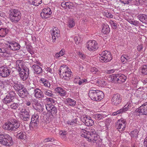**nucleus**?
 Masks as SVG:
<instances>
[{"label": "nucleus", "mask_w": 147, "mask_h": 147, "mask_svg": "<svg viewBox=\"0 0 147 147\" xmlns=\"http://www.w3.org/2000/svg\"><path fill=\"white\" fill-rule=\"evenodd\" d=\"M20 126V123L18 120L15 119H11L3 125V127L5 130L11 131L19 130Z\"/></svg>", "instance_id": "f257e3e1"}, {"label": "nucleus", "mask_w": 147, "mask_h": 147, "mask_svg": "<svg viewBox=\"0 0 147 147\" xmlns=\"http://www.w3.org/2000/svg\"><path fill=\"white\" fill-rule=\"evenodd\" d=\"M59 72L60 77L65 80H68L72 77L71 70L66 65L61 66L59 69Z\"/></svg>", "instance_id": "f03ea898"}, {"label": "nucleus", "mask_w": 147, "mask_h": 147, "mask_svg": "<svg viewBox=\"0 0 147 147\" xmlns=\"http://www.w3.org/2000/svg\"><path fill=\"white\" fill-rule=\"evenodd\" d=\"M88 95L92 100L97 101H100L104 98V96L102 91L94 90H89Z\"/></svg>", "instance_id": "7ed1b4c3"}, {"label": "nucleus", "mask_w": 147, "mask_h": 147, "mask_svg": "<svg viewBox=\"0 0 147 147\" xmlns=\"http://www.w3.org/2000/svg\"><path fill=\"white\" fill-rule=\"evenodd\" d=\"M13 142L11 137L8 134H0V144L10 146L13 145Z\"/></svg>", "instance_id": "20e7f679"}, {"label": "nucleus", "mask_w": 147, "mask_h": 147, "mask_svg": "<svg viewBox=\"0 0 147 147\" xmlns=\"http://www.w3.org/2000/svg\"><path fill=\"white\" fill-rule=\"evenodd\" d=\"M81 136L88 139L89 141L93 142L96 141L99 138V136L94 129H91L89 131H87L85 134L82 135Z\"/></svg>", "instance_id": "39448f33"}, {"label": "nucleus", "mask_w": 147, "mask_h": 147, "mask_svg": "<svg viewBox=\"0 0 147 147\" xmlns=\"http://www.w3.org/2000/svg\"><path fill=\"white\" fill-rule=\"evenodd\" d=\"M10 18L12 22H16L20 20L22 15L19 11L12 9L10 11Z\"/></svg>", "instance_id": "423d86ee"}, {"label": "nucleus", "mask_w": 147, "mask_h": 147, "mask_svg": "<svg viewBox=\"0 0 147 147\" xmlns=\"http://www.w3.org/2000/svg\"><path fill=\"white\" fill-rule=\"evenodd\" d=\"M99 55L100 56L99 60L102 62H107L112 59L111 53L107 51L102 52L100 54H99Z\"/></svg>", "instance_id": "0eeeda50"}, {"label": "nucleus", "mask_w": 147, "mask_h": 147, "mask_svg": "<svg viewBox=\"0 0 147 147\" xmlns=\"http://www.w3.org/2000/svg\"><path fill=\"white\" fill-rule=\"evenodd\" d=\"M39 116L36 114L33 115L31 118L30 126L32 128L37 127L39 124Z\"/></svg>", "instance_id": "6e6552de"}, {"label": "nucleus", "mask_w": 147, "mask_h": 147, "mask_svg": "<svg viewBox=\"0 0 147 147\" xmlns=\"http://www.w3.org/2000/svg\"><path fill=\"white\" fill-rule=\"evenodd\" d=\"M116 126L119 131L124 130L126 127V122L124 119H121L116 123Z\"/></svg>", "instance_id": "1a4fd4ad"}, {"label": "nucleus", "mask_w": 147, "mask_h": 147, "mask_svg": "<svg viewBox=\"0 0 147 147\" xmlns=\"http://www.w3.org/2000/svg\"><path fill=\"white\" fill-rule=\"evenodd\" d=\"M10 71L6 66L0 67V76L5 78L8 76L10 74Z\"/></svg>", "instance_id": "9d476101"}, {"label": "nucleus", "mask_w": 147, "mask_h": 147, "mask_svg": "<svg viewBox=\"0 0 147 147\" xmlns=\"http://www.w3.org/2000/svg\"><path fill=\"white\" fill-rule=\"evenodd\" d=\"M87 47L90 51H94L98 48V44L95 40H90L87 44Z\"/></svg>", "instance_id": "9b49d317"}, {"label": "nucleus", "mask_w": 147, "mask_h": 147, "mask_svg": "<svg viewBox=\"0 0 147 147\" xmlns=\"http://www.w3.org/2000/svg\"><path fill=\"white\" fill-rule=\"evenodd\" d=\"M52 11L49 7L44 9L41 13V17L43 19H46L50 17Z\"/></svg>", "instance_id": "f8f14e48"}, {"label": "nucleus", "mask_w": 147, "mask_h": 147, "mask_svg": "<svg viewBox=\"0 0 147 147\" xmlns=\"http://www.w3.org/2000/svg\"><path fill=\"white\" fill-rule=\"evenodd\" d=\"M15 93L13 92H11L7 94L3 100V102L5 104L13 102L14 98Z\"/></svg>", "instance_id": "ddd939ff"}, {"label": "nucleus", "mask_w": 147, "mask_h": 147, "mask_svg": "<svg viewBox=\"0 0 147 147\" xmlns=\"http://www.w3.org/2000/svg\"><path fill=\"white\" fill-rule=\"evenodd\" d=\"M111 101L112 104L115 105H118L121 102L122 99L120 95L117 94L113 95Z\"/></svg>", "instance_id": "4468645a"}, {"label": "nucleus", "mask_w": 147, "mask_h": 147, "mask_svg": "<svg viewBox=\"0 0 147 147\" xmlns=\"http://www.w3.org/2000/svg\"><path fill=\"white\" fill-rule=\"evenodd\" d=\"M46 107L47 110L50 111L53 116L55 115L57 112V109L55 106L51 103H48L46 105Z\"/></svg>", "instance_id": "2eb2a0df"}, {"label": "nucleus", "mask_w": 147, "mask_h": 147, "mask_svg": "<svg viewBox=\"0 0 147 147\" xmlns=\"http://www.w3.org/2000/svg\"><path fill=\"white\" fill-rule=\"evenodd\" d=\"M21 119L24 121H28L30 119V115L29 112L25 109L21 110Z\"/></svg>", "instance_id": "dca6fc26"}, {"label": "nucleus", "mask_w": 147, "mask_h": 147, "mask_svg": "<svg viewBox=\"0 0 147 147\" xmlns=\"http://www.w3.org/2000/svg\"><path fill=\"white\" fill-rule=\"evenodd\" d=\"M137 111L139 113H141L142 115H147V102L140 107Z\"/></svg>", "instance_id": "f3484780"}, {"label": "nucleus", "mask_w": 147, "mask_h": 147, "mask_svg": "<svg viewBox=\"0 0 147 147\" xmlns=\"http://www.w3.org/2000/svg\"><path fill=\"white\" fill-rule=\"evenodd\" d=\"M32 103L34 109L38 111H39L43 109L42 106L38 102V101L37 100L35 99H32Z\"/></svg>", "instance_id": "a211bd4d"}, {"label": "nucleus", "mask_w": 147, "mask_h": 147, "mask_svg": "<svg viewBox=\"0 0 147 147\" xmlns=\"http://www.w3.org/2000/svg\"><path fill=\"white\" fill-rule=\"evenodd\" d=\"M82 121L87 126H91L94 124L93 121L88 116L86 115L84 117Z\"/></svg>", "instance_id": "6ab92c4d"}, {"label": "nucleus", "mask_w": 147, "mask_h": 147, "mask_svg": "<svg viewBox=\"0 0 147 147\" xmlns=\"http://www.w3.org/2000/svg\"><path fill=\"white\" fill-rule=\"evenodd\" d=\"M20 46V44L16 42H11L10 45H8V48H9L10 49L15 51L19 50Z\"/></svg>", "instance_id": "aec40b11"}, {"label": "nucleus", "mask_w": 147, "mask_h": 147, "mask_svg": "<svg viewBox=\"0 0 147 147\" xmlns=\"http://www.w3.org/2000/svg\"><path fill=\"white\" fill-rule=\"evenodd\" d=\"M129 104L127 103L121 109L113 113L112 115L113 116H115L117 115L118 114L122 113L123 112L127 111L129 109Z\"/></svg>", "instance_id": "412c9836"}, {"label": "nucleus", "mask_w": 147, "mask_h": 147, "mask_svg": "<svg viewBox=\"0 0 147 147\" xmlns=\"http://www.w3.org/2000/svg\"><path fill=\"white\" fill-rule=\"evenodd\" d=\"M13 87L15 90L18 92L24 87V86L21 84L18 81H13Z\"/></svg>", "instance_id": "4be33fe9"}, {"label": "nucleus", "mask_w": 147, "mask_h": 147, "mask_svg": "<svg viewBox=\"0 0 147 147\" xmlns=\"http://www.w3.org/2000/svg\"><path fill=\"white\" fill-rule=\"evenodd\" d=\"M18 92V94L19 96L22 98H24L25 97H27L29 94L27 89L24 87Z\"/></svg>", "instance_id": "5701e85b"}, {"label": "nucleus", "mask_w": 147, "mask_h": 147, "mask_svg": "<svg viewBox=\"0 0 147 147\" xmlns=\"http://www.w3.org/2000/svg\"><path fill=\"white\" fill-rule=\"evenodd\" d=\"M59 31L57 30L56 28L51 30V33L52 38L54 41L58 38V36H59Z\"/></svg>", "instance_id": "b1692460"}, {"label": "nucleus", "mask_w": 147, "mask_h": 147, "mask_svg": "<svg viewBox=\"0 0 147 147\" xmlns=\"http://www.w3.org/2000/svg\"><path fill=\"white\" fill-rule=\"evenodd\" d=\"M35 94L34 96L37 98H43L44 97V94L41 90L39 89L36 88L34 90Z\"/></svg>", "instance_id": "393cba45"}, {"label": "nucleus", "mask_w": 147, "mask_h": 147, "mask_svg": "<svg viewBox=\"0 0 147 147\" xmlns=\"http://www.w3.org/2000/svg\"><path fill=\"white\" fill-rule=\"evenodd\" d=\"M16 69L18 70V71H19L23 70V61L21 60H18L16 62Z\"/></svg>", "instance_id": "a878e982"}, {"label": "nucleus", "mask_w": 147, "mask_h": 147, "mask_svg": "<svg viewBox=\"0 0 147 147\" xmlns=\"http://www.w3.org/2000/svg\"><path fill=\"white\" fill-rule=\"evenodd\" d=\"M32 68L34 70V73L39 74L42 72V68L37 65H34L32 66Z\"/></svg>", "instance_id": "bb28decb"}, {"label": "nucleus", "mask_w": 147, "mask_h": 147, "mask_svg": "<svg viewBox=\"0 0 147 147\" xmlns=\"http://www.w3.org/2000/svg\"><path fill=\"white\" fill-rule=\"evenodd\" d=\"M137 17L143 23H147V16L144 14H141L138 15Z\"/></svg>", "instance_id": "cd10ccee"}, {"label": "nucleus", "mask_w": 147, "mask_h": 147, "mask_svg": "<svg viewBox=\"0 0 147 147\" xmlns=\"http://www.w3.org/2000/svg\"><path fill=\"white\" fill-rule=\"evenodd\" d=\"M110 31V28L109 26L107 24H105L102 25V32L104 34H107Z\"/></svg>", "instance_id": "c85d7f7f"}, {"label": "nucleus", "mask_w": 147, "mask_h": 147, "mask_svg": "<svg viewBox=\"0 0 147 147\" xmlns=\"http://www.w3.org/2000/svg\"><path fill=\"white\" fill-rule=\"evenodd\" d=\"M119 74H117L115 75L113 74L110 77L108 78V79H111L110 81L113 83H118V78Z\"/></svg>", "instance_id": "c756f323"}, {"label": "nucleus", "mask_w": 147, "mask_h": 147, "mask_svg": "<svg viewBox=\"0 0 147 147\" xmlns=\"http://www.w3.org/2000/svg\"><path fill=\"white\" fill-rule=\"evenodd\" d=\"M118 83L121 84L124 82L127 79L126 76L124 75H120L119 74Z\"/></svg>", "instance_id": "7c9ffc66"}, {"label": "nucleus", "mask_w": 147, "mask_h": 147, "mask_svg": "<svg viewBox=\"0 0 147 147\" xmlns=\"http://www.w3.org/2000/svg\"><path fill=\"white\" fill-rule=\"evenodd\" d=\"M16 136L19 139L25 140L26 139V133L22 131L18 133Z\"/></svg>", "instance_id": "2f4dec72"}, {"label": "nucleus", "mask_w": 147, "mask_h": 147, "mask_svg": "<svg viewBox=\"0 0 147 147\" xmlns=\"http://www.w3.org/2000/svg\"><path fill=\"white\" fill-rule=\"evenodd\" d=\"M9 30L7 28H1L0 29V36L4 37L8 34Z\"/></svg>", "instance_id": "473e14b6"}, {"label": "nucleus", "mask_w": 147, "mask_h": 147, "mask_svg": "<svg viewBox=\"0 0 147 147\" xmlns=\"http://www.w3.org/2000/svg\"><path fill=\"white\" fill-rule=\"evenodd\" d=\"M72 3L70 2L63 1L61 3V6L64 8L70 9L71 7Z\"/></svg>", "instance_id": "72a5a7b5"}, {"label": "nucleus", "mask_w": 147, "mask_h": 147, "mask_svg": "<svg viewBox=\"0 0 147 147\" xmlns=\"http://www.w3.org/2000/svg\"><path fill=\"white\" fill-rule=\"evenodd\" d=\"M20 76L22 79L23 80H25L28 77V75L27 74L25 73L22 70L19 71Z\"/></svg>", "instance_id": "f704fd0d"}, {"label": "nucleus", "mask_w": 147, "mask_h": 147, "mask_svg": "<svg viewBox=\"0 0 147 147\" xmlns=\"http://www.w3.org/2000/svg\"><path fill=\"white\" fill-rule=\"evenodd\" d=\"M56 92L59 93L61 96H64L65 94V91L63 88L60 87L56 88L55 89Z\"/></svg>", "instance_id": "c9c22d12"}, {"label": "nucleus", "mask_w": 147, "mask_h": 147, "mask_svg": "<svg viewBox=\"0 0 147 147\" xmlns=\"http://www.w3.org/2000/svg\"><path fill=\"white\" fill-rule=\"evenodd\" d=\"M92 117L96 120L99 121L104 118V115L103 114H94L92 115Z\"/></svg>", "instance_id": "e433bc0d"}, {"label": "nucleus", "mask_w": 147, "mask_h": 147, "mask_svg": "<svg viewBox=\"0 0 147 147\" xmlns=\"http://www.w3.org/2000/svg\"><path fill=\"white\" fill-rule=\"evenodd\" d=\"M28 1L31 4L37 6L41 3L42 0H28Z\"/></svg>", "instance_id": "4c0bfd02"}, {"label": "nucleus", "mask_w": 147, "mask_h": 147, "mask_svg": "<svg viewBox=\"0 0 147 147\" xmlns=\"http://www.w3.org/2000/svg\"><path fill=\"white\" fill-rule=\"evenodd\" d=\"M85 127L84 125H80V128L79 129L82 134L81 135L83 134H85V133H86V132L87 131L85 130Z\"/></svg>", "instance_id": "58836bf2"}, {"label": "nucleus", "mask_w": 147, "mask_h": 147, "mask_svg": "<svg viewBox=\"0 0 147 147\" xmlns=\"http://www.w3.org/2000/svg\"><path fill=\"white\" fill-rule=\"evenodd\" d=\"M68 26L70 28L73 27L75 25L74 20L73 19H70L68 22Z\"/></svg>", "instance_id": "ea45409f"}, {"label": "nucleus", "mask_w": 147, "mask_h": 147, "mask_svg": "<svg viewBox=\"0 0 147 147\" xmlns=\"http://www.w3.org/2000/svg\"><path fill=\"white\" fill-rule=\"evenodd\" d=\"M11 54L10 53L8 52L6 50L3 53H1V56L4 57H10L11 56Z\"/></svg>", "instance_id": "a19ab883"}, {"label": "nucleus", "mask_w": 147, "mask_h": 147, "mask_svg": "<svg viewBox=\"0 0 147 147\" xmlns=\"http://www.w3.org/2000/svg\"><path fill=\"white\" fill-rule=\"evenodd\" d=\"M126 57L124 56L123 55H122L121 57V62L124 63L127 62L128 61V59H129V57L128 56H126L125 55Z\"/></svg>", "instance_id": "79ce46f5"}, {"label": "nucleus", "mask_w": 147, "mask_h": 147, "mask_svg": "<svg viewBox=\"0 0 147 147\" xmlns=\"http://www.w3.org/2000/svg\"><path fill=\"white\" fill-rule=\"evenodd\" d=\"M142 72L144 75H147V65L142 66Z\"/></svg>", "instance_id": "37998d69"}, {"label": "nucleus", "mask_w": 147, "mask_h": 147, "mask_svg": "<svg viewBox=\"0 0 147 147\" xmlns=\"http://www.w3.org/2000/svg\"><path fill=\"white\" fill-rule=\"evenodd\" d=\"M77 121V119L75 118L74 119H73L71 121H68L67 123L68 125H74L76 123Z\"/></svg>", "instance_id": "c03bdc74"}, {"label": "nucleus", "mask_w": 147, "mask_h": 147, "mask_svg": "<svg viewBox=\"0 0 147 147\" xmlns=\"http://www.w3.org/2000/svg\"><path fill=\"white\" fill-rule=\"evenodd\" d=\"M104 15L106 17L108 18H112L113 17V15L107 11H106L104 12Z\"/></svg>", "instance_id": "a18cd8bd"}, {"label": "nucleus", "mask_w": 147, "mask_h": 147, "mask_svg": "<svg viewBox=\"0 0 147 147\" xmlns=\"http://www.w3.org/2000/svg\"><path fill=\"white\" fill-rule=\"evenodd\" d=\"M10 107L13 109H16L18 106V104L16 103H13L11 105H9Z\"/></svg>", "instance_id": "49530a36"}, {"label": "nucleus", "mask_w": 147, "mask_h": 147, "mask_svg": "<svg viewBox=\"0 0 147 147\" xmlns=\"http://www.w3.org/2000/svg\"><path fill=\"white\" fill-rule=\"evenodd\" d=\"M70 106H73L76 104V102L74 100L70 98H69L67 100Z\"/></svg>", "instance_id": "de8ad7c7"}, {"label": "nucleus", "mask_w": 147, "mask_h": 147, "mask_svg": "<svg viewBox=\"0 0 147 147\" xmlns=\"http://www.w3.org/2000/svg\"><path fill=\"white\" fill-rule=\"evenodd\" d=\"M144 94V92L142 91H138L136 93V96L137 97L140 98H142V95Z\"/></svg>", "instance_id": "09e8293b"}, {"label": "nucleus", "mask_w": 147, "mask_h": 147, "mask_svg": "<svg viewBox=\"0 0 147 147\" xmlns=\"http://www.w3.org/2000/svg\"><path fill=\"white\" fill-rule=\"evenodd\" d=\"M131 136L132 137H137L138 136V131L137 130H134L131 131Z\"/></svg>", "instance_id": "8fccbe9b"}, {"label": "nucleus", "mask_w": 147, "mask_h": 147, "mask_svg": "<svg viewBox=\"0 0 147 147\" xmlns=\"http://www.w3.org/2000/svg\"><path fill=\"white\" fill-rule=\"evenodd\" d=\"M26 49L32 55L34 53L32 46L28 45L26 46Z\"/></svg>", "instance_id": "3c124183"}, {"label": "nucleus", "mask_w": 147, "mask_h": 147, "mask_svg": "<svg viewBox=\"0 0 147 147\" xmlns=\"http://www.w3.org/2000/svg\"><path fill=\"white\" fill-rule=\"evenodd\" d=\"M44 93L46 95L52 97L53 95L52 91L50 90L45 91Z\"/></svg>", "instance_id": "603ef678"}, {"label": "nucleus", "mask_w": 147, "mask_h": 147, "mask_svg": "<svg viewBox=\"0 0 147 147\" xmlns=\"http://www.w3.org/2000/svg\"><path fill=\"white\" fill-rule=\"evenodd\" d=\"M129 22L132 24L133 25L135 26H137L138 24H139V22L138 21H136V20H129L128 21Z\"/></svg>", "instance_id": "864d4df0"}, {"label": "nucleus", "mask_w": 147, "mask_h": 147, "mask_svg": "<svg viewBox=\"0 0 147 147\" xmlns=\"http://www.w3.org/2000/svg\"><path fill=\"white\" fill-rule=\"evenodd\" d=\"M80 79V78L79 77L76 76L74 80V82L75 84H79Z\"/></svg>", "instance_id": "5fc2aeb1"}, {"label": "nucleus", "mask_w": 147, "mask_h": 147, "mask_svg": "<svg viewBox=\"0 0 147 147\" xmlns=\"http://www.w3.org/2000/svg\"><path fill=\"white\" fill-rule=\"evenodd\" d=\"M91 71L94 74H96L98 71V69L95 67H93L91 68Z\"/></svg>", "instance_id": "6e6d98bb"}, {"label": "nucleus", "mask_w": 147, "mask_h": 147, "mask_svg": "<svg viewBox=\"0 0 147 147\" xmlns=\"http://www.w3.org/2000/svg\"><path fill=\"white\" fill-rule=\"evenodd\" d=\"M47 100L48 101V102H50L51 104L52 103H54L55 102V100L52 98H47Z\"/></svg>", "instance_id": "4d7b16f0"}, {"label": "nucleus", "mask_w": 147, "mask_h": 147, "mask_svg": "<svg viewBox=\"0 0 147 147\" xmlns=\"http://www.w3.org/2000/svg\"><path fill=\"white\" fill-rule=\"evenodd\" d=\"M74 39L76 44H77L79 43V41L80 40V37L78 36H76L74 38Z\"/></svg>", "instance_id": "13d9d810"}, {"label": "nucleus", "mask_w": 147, "mask_h": 147, "mask_svg": "<svg viewBox=\"0 0 147 147\" xmlns=\"http://www.w3.org/2000/svg\"><path fill=\"white\" fill-rule=\"evenodd\" d=\"M45 83L44 84V85L47 87H49L50 86V83L49 82V81L47 80V81H45Z\"/></svg>", "instance_id": "bf43d9fd"}, {"label": "nucleus", "mask_w": 147, "mask_h": 147, "mask_svg": "<svg viewBox=\"0 0 147 147\" xmlns=\"http://www.w3.org/2000/svg\"><path fill=\"white\" fill-rule=\"evenodd\" d=\"M78 55L80 56V57L82 59H84L86 57L85 55L82 54L81 53L79 52L78 53Z\"/></svg>", "instance_id": "052dcab7"}, {"label": "nucleus", "mask_w": 147, "mask_h": 147, "mask_svg": "<svg viewBox=\"0 0 147 147\" xmlns=\"http://www.w3.org/2000/svg\"><path fill=\"white\" fill-rule=\"evenodd\" d=\"M112 23H111V26L113 28L115 29L117 28V24L116 23H115L114 22L112 21Z\"/></svg>", "instance_id": "680f3d73"}, {"label": "nucleus", "mask_w": 147, "mask_h": 147, "mask_svg": "<svg viewBox=\"0 0 147 147\" xmlns=\"http://www.w3.org/2000/svg\"><path fill=\"white\" fill-rule=\"evenodd\" d=\"M23 69H24V70H22V71H23L25 73L27 74V75H28L29 74V70L28 68L27 67H26L25 68H24V67H23Z\"/></svg>", "instance_id": "e2e57ef3"}, {"label": "nucleus", "mask_w": 147, "mask_h": 147, "mask_svg": "<svg viewBox=\"0 0 147 147\" xmlns=\"http://www.w3.org/2000/svg\"><path fill=\"white\" fill-rule=\"evenodd\" d=\"M67 132L65 131H60L59 133V134H60L61 136H63L64 137L67 134Z\"/></svg>", "instance_id": "0e129e2a"}, {"label": "nucleus", "mask_w": 147, "mask_h": 147, "mask_svg": "<svg viewBox=\"0 0 147 147\" xmlns=\"http://www.w3.org/2000/svg\"><path fill=\"white\" fill-rule=\"evenodd\" d=\"M129 0H120V1L122 3L124 4H128L129 3Z\"/></svg>", "instance_id": "69168bd1"}, {"label": "nucleus", "mask_w": 147, "mask_h": 147, "mask_svg": "<svg viewBox=\"0 0 147 147\" xmlns=\"http://www.w3.org/2000/svg\"><path fill=\"white\" fill-rule=\"evenodd\" d=\"M143 47L142 45H139L137 47V49L138 51H140L143 49Z\"/></svg>", "instance_id": "338daca9"}, {"label": "nucleus", "mask_w": 147, "mask_h": 147, "mask_svg": "<svg viewBox=\"0 0 147 147\" xmlns=\"http://www.w3.org/2000/svg\"><path fill=\"white\" fill-rule=\"evenodd\" d=\"M144 146L145 147H147V136L145 138L144 142Z\"/></svg>", "instance_id": "774afa93"}]
</instances>
